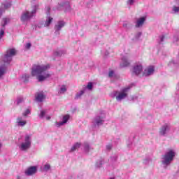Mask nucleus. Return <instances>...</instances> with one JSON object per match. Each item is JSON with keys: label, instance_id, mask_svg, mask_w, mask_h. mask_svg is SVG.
Listing matches in <instances>:
<instances>
[{"label": "nucleus", "instance_id": "nucleus-1", "mask_svg": "<svg viewBox=\"0 0 179 179\" xmlns=\"http://www.w3.org/2000/svg\"><path fill=\"white\" fill-rule=\"evenodd\" d=\"M50 64H34L31 68V76H36L38 82H44L45 79L51 78V74L48 71L50 69Z\"/></svg>", "mask_w": 179, "mask_h": 179}, {"label": "nucleus", "instance_id": "nucleus-2", "mask_svg": "<svg viewBox=\"0 0 179 179\" xmlns=\"http://www.w3.org/2000/svg\"><path fill=\"white\" fill-rule=\"evenodd\" d=\"M176 157V151L174 150H169L162 157V164L164 169H167L174 160Z\"/></svg>", "mask_w": 179, "mask_h": 179}, {"label": "nucleus", "instance_id": "nucleus-3", "mask_svg": "<svg viewBox=\"0 0 179 179\" xmlns=\"http://www.w3.org/2000/svg\"><path fill=\"white\" fill-rule=\"evenodd\" d=\"M38 4H36L31 6V11H25L21 15L22 22H27V20H30L31 17H34L36 16V13H37V10H38Z\"/></svg>", "mask_w": 179, "mask_h": 179}, {"label": "nucleus", "instance_id": "nucleus-4", "mask_svg": "<svg viewBox=\"0 0 179 179\" xmlns=\"http://www.w3.org/2000/svg\"><path fill=\"white\" fill-rule=\"evenodd\" d=\"M129 89H131V87L123 88L120 92H118V91H115L111 94V97H113V99L115 97L117 101H122L124 99H126V97L128 96V92H129Z\"/></svg>", "mask_w": 179, "mask_h": 179}, {"label": "nucleus", "instance_id": "nucleus-5", "mask_svg": "<svg viewBox=\"0 0 179 179\" xmlns=\"http://www.w3.org/2000/svg\"><path fill=\"white\" fill-rule=\"evenodd\" d=\"M18 148L21 152H27L31 148V135H25L24 141L18 145Z\"/></svg>", "mask_w": 179, "mask_h": 179}, {"label": "nucleus", "instance_id": "nucleus-6", "mask_svg": "<svg viewBox=\"0 0 179 179\" xmlns=\"http://www.w3.org/2000/svg\"><path fill=\"white\" fill-rule=\"evenodd\" d=\"M15 55H16V50L15 48H10L7 50L3 58V62L5 64H10L12 61V58H13Z\"/></svg>", "mask_w": 179, "mask_h": 179}, {"label": "nucleus", "instance_id": "nucleus-7", "mask_svg": "<svg viewBox=\"0 0 179 179\" xmlns=\"http://www.w3.org/2000/svg\"><path fill=\"white\" fill-rule=\"evenodd\" d=\"M92 124L94 127H100V125H103V124H104V115H99L96 116L92 121Z\"/></svg>", "mask_w": 179, "mask_h": 179}, {"label": "nucleus", "instance_id": "nucleus-8", "mask_svg": "<svg viewBox=\"0 0 179 179\" xmlns=\"http://www.w3.org/2000/svg\"><path fill=\"white\" fill-rule=\"evenodd\" d=\"M45 10H46V20L44 24V27H48L51 23H52L53 18L52 17L50 16V10H51V8L50 6L45 7Z\"/></svg>", "mask_w": 179, "mask_h": 179}, {"label": "nucleus", "instance_id": "nucleus-9", "mask_svg": "<svg viewBox=\"0 0 179 179\" xmlns=\"http://www.w3.org/2000/svg\"><path fill=\"white\" fill-rule=\"evenodd\" d=\"M10 22V19L8 17L3 18L1 22V28L0 29V40L5 36V26Z\"/></svg>", "mask_w": 179, "mask_h": 179}, {"label": "nucleus", "instance_id": "nucleus-10", "mask_svg": "<svg viewBox=\"0 0 179 179\" xmlns=\"http://www.w3.org/2000/svg\"><path fill=\"white\" fill-rule=\"evenodd\" d=\"M145 22H146V17H141L140 18H137L135 22V27H136L137 29H141V27H143Z\"/></svg>", "mask_w": 179, "mask_h": 179}, {"label": "nucleus", "instance_id": "nucleus-11", "mask_svg": "<svg viewBox=\"0 0 179 179\" xmlns=\"http://www.w3.org/2000/svg\"><path fill=\"white\" fill-rule=\"evenodd\" d=\"M153 73H155V66H150L144 70L143 73V76H145V77L150 76L153 75Z\"/></svg>", "mask_w": 179, "mask_h": 179}, {"label": "nucleus", "instance_id": "nucleus-12", "mask_svg": "<svg viewBox=\"0 0 179 179\" xmlns=\"http://www.w3.org/2000/svg\"><path fill=\"white\" fill-rule=\"evenodd\" d=\"M142 71H143V66L141 63L136 64L133 67V73H134V75H140Z\"/></svg>", "mask_w": 179, "mask_h": 179}, {"label": "nucleus", "instance_id": "nucleus-13", "mask_svg": "<svg viewBox=\"0 0 179 179\" xmlns=\"http://www.w3.org/2000/svg\"><path fill=\"white\" fill-rule=\"evenodd\" d=\"M130 64L129 57L128 56H124L120 62V68H127V66H129Z\"/></svg>", "mask_w": 179, "mask_h": 179}, {"label": "nucleus", "instance_id": "nucleus-14", "mask_svg": "<svg viewBox=\"0 0 179 179\" xmlns=\"http://www.w3.org/2000/svg\"><path fill=\"white\" fill-rule=\"evenodd\" d=\"M169 131H170V125L165 124L161 127L159 130V135L164 136V135H166Z\"/></svg>", "mask_w": 179, "mask_h": 179}, {"label": "nucleus", "instance_id": "nucleus-15", "mask_svg": "<svg viewBox=\"0 0 179 179\" xmlns=\"http://www.w3.org/2000/svg\"><path fill=\"white\" fill-rule=\"evenodd\" d=\"M64 26H65V22H57V24L55 25V34H59V30H61V29H62Z\"/></svg>", "mask_w": 179, "mask_h": 179}, {"label": "nucleus", "instance_id": "nucleus-16", "mask_svg": "<svg viewBox=\"0 0 179 179\" xmlns=\"http://www.w3.org/2000/svg\"><path fill=\"white\" fill-rule=\"evenodd\" d=\"M37 173V166H31L25 171L26 176H33Z\"/></svg>", "mask_w": 179, "mask_h": 179}, {"label": "nucleus", "instance_id": "nucleus-17", "mask_svg": "<svg viewBox=\"0 0 179 179\" xmlns=\"http://www.w3.org/2000/svg\"><path fill=\"white\" fill-rule=\"evenodd\" d=\"M45 99V95H44V92H41L36 94V100L38 101V103H41Z\"/></svg>", "mask_w": 179, "mask_h": 179}, {"label": "nucleus", "instance_id": "nucleus-18", "mask_svg": "<svg viewBox=\"0 0 179 179\" xmlns=\"http://www.w3.org/2000/svg\"><path fill=\"white\" fill-rule=\"evenodd\" d=\"M27 124V122L24 120H23V117H18L17 118V127H24Z\"/></svg>", "mask_w": 179, "mask_h": 179}, {"label": "nucleus", "instance_id": "nucleus-19", "mask_svg": "<svg viewBox=\"0 0 179 179\" xmlns=\"http://www.w3.org/2000/svg\"><path fill=\"white\" fill-rule=\"evenodd\" d=\"M104 159L101 158L98 159L95 163V167L96 169H101L103 167V165L104 164Z\"/></svg>", "mask_w": 179, "mask_h": 179}, {"label": "nucleus", "instance_id": "nucleus-20", "mask_svg": "<svg viewBox=\"0 0 179 179\" xmlns=\"http://www.w3.org/2000/svg\"><path fill=\"white\" fill-rule=\"evenodd\" d=\"M5 73H6V66L1 65L0 66V79H3Z\"/></svg>", "mask_w": 179, "mask_h": 179}, {"label": "nucleus", "instance_id": "nucleus-21", "mask_svg": "<svg viewBox=\"0 0 179 179\" xmlns=\"http://www.w3.org/2000/svg\"><path fill=\"white\" fill-rule=\"evenodd\" d=\"M41 170L42 171H45V173H47V171H50V170H51V165L48 163H46L41 168Z\"/></svg>", "mask_w": 179, "mask_h": 179}, {"label": "nucleus", "instance_id": "nucleus-22", "mask_svg": "<svg viewBox=\"0 0 179 179\" xmlns=\"http://www.w3.org/2000/svg\"><path fill=\"white\" fill-rule=\"evenodd\" d=\"M80 148V143H76L71 148L70 152H75L76 149H79Z\"/></svg>", "mask_w": 179, "mask_h": 179}, {"label": "nucleus", "instance_id": "nucleus-23", "mask_svg": "<svg viewBox=\"0 0 179 179\" xmlns=\"http://www.w3.org/2000/svg\"><path fill=\"white\" fill-rule=\"evenodd\" d=\"M4 9H9L12 6V3L10 0H7L3 3Z\"/></svg>", "mask_w": 179, "mask_h": 179}, {"label": "nucleus", "instance_id": "nucleus-24", "mask_svg": "<svg viewBox=\"0 0 179 179\" xmlns=\"http://www.w3.org/2000/svg\"><path fill=\"white\" fill-rule=\"evenodd\" d=\"M64 54H66V51L60 50L55 52V55H56V57H62Z\"/></svg>", "mask_w": 179, "mask_h": 179}, {"label": "nucleus", "instance_id": "nucleus-25", "mask_svg": "<svg viewBox=\"0 0 179 179\" xmlns=\"http://www.w3.org/2000/svg\"><path fill=\"white\" fill-rule=\"evenodd\" d=\"M69 118H71V116H69V115H65L63 116L62 122L65 124L68 122V121H69Z\"/></svg>", "mask_w": 179, "mask_h": 179}, {"label": "nucleus", "instance_id": "nucleus-26", "mask_svg": "<svg viewBox=\"0 0 179 179\" xmlns=\"http://www.w3.org/2000/svg\"><path fill=\"white\" fill-rule=\"evenodd\" d=\"M84 94H85L84 90L80 91L78 93L76 94L75 99L78 100V99H80V97H82V96H83Z\"/></svg>", "mask_w": 179, "mask_h": 179}, {"label": "nucleus", "instance_id": "nucleus-27", "mask_svg": "<svg viewBox=\"0 0 179 179\" xmlns=\"http://www.w3.org/2000/svg\"><path fill=\"white\" fill-rule=\"evenodd\" d=\"M66 90H67L66 86L62 85V87H60V90L59 91V94H64V93H65L66 92Z\"/></svg>", "mask_w": 179, "mask_h": 179}, {"label": "nucleus", "instance_id": "nucleus-28", "mask_svg": "<svg viewBox=\"0 0 179 179\" xmlns=\"http://www.w3.org/2000/svg\"><path fill=\"white\" fill-rule=\"evenodd\" d=\"M47 114V110H42L39 114V118H44V116Z\"/></svg>", "mask_w": 179, "mask_h": 179}, {"label": "nucleus", "instance_id": "nucleus-29", "mask_svg": "<svg viewBox=\"0 0 179 179\" xmlns=\"http://www.w3.org/2000/svg\"><path fill=\"white\" fill-rule=\"evenodd\" d=\"M91 149H92V148H90V145H89V144L85 143V144L84 145V150H85V152H88L89 150H90Z\"/></svg>", "mask_w": 179, "mask_h": 179}, {"label": "nucleus", "instance_id": "nucleus-30", "mask_svg": "<svg viewBox=\"0 0 179 179\" xmlns=\"http://www.w3.org/2000/svg\"><path fill=\"white\" fill-rule=\"evenodd\" d=\"M135 3V0H127V4L128 6H132Z\"/></svg>", "mask_w": 179, "mask_h": 179}, {"label": "nucleus", "instance_id": "nucleus-31", "mask_svg": "<svg viewBox=\"0 0 179 179\" xmlns=\"http://www.w3.org/2000/svg\"><path fill=\"white\" fill-rule=\"evenodd\" d=\"M31 111L30 109H27L23 113L22 115L24 117H27V115H29V114H30Z\"/></svg>", "mask_w": 179, "mask_h": 179}, {"label": "nucleus", "instance_id": "nucleus-32", "mask_svg": "<svg viewBox=\"0 0 179 179\" xmlns=\"http://www.w3.org/2000/svg\"><path fill=\"white\" fill-rule=\"evenodd\" d=\"M87 89H88V90H92V89H93V83H89L87 85Z\"/></svg>", "mask_w": 179, "mask_h": 179}, {"label": "nucleus", "instance_id": "nucleus-33", "mask_svg": "<svg viewBox=\"0 0 179 179\" xmlns=\"http://www.w3.org/2000/svg\"><path fill=\"white\" fill-rule=\"evenodd\" d=\"M55 125L57 127V128H59V127H62V125L65 124L62 122H56Z\"/></svg>", "mask_w": 179, "mask_h": 179}, {"label": "nucleus", "instance_id": "nucleus-34", "mask_svg": "<svg viewBox=\"0 0 179 179\" xmlns=\"http://www.w3.org/2000/svg\"><path fill=\"white\" fill-rule=\"evenodd\" d=\"M141 36H142V32H138V33L136 34V35H135V39H136V40L139 39V38L141 37Z\"/></svg>", "mask_w": 179, "mask_h": 179}, {"label": "nucleus", "instance_id": "nucleus-35", "mask_svg": "<svg viewBox=\"0 0 179 179\" xmlns=\"http://www.w3.org/2000/svg\"><path fill=\"white\" fill-rule=\"evenodd\" d=\"M173 10L175 13H178L179 12V7L177 6H173Z\"/></svg>", "mask_w": 179, "mask_h": 179}, {"label": "nucleus", "instance_id": "nucleus-36", "mask_svg": "<svg viewBox=\"0 0 179 179\" xmlns=\"http://www.w3.org/2000/svg\"><path fill=\"white\" fill-rule=\"evenodd\" d=\"M23 79H24V80H29V78H30V76H29L28 74H24L22 76Z\"/></svg>", "mask_w": 179, "mask_h": 179}, {"label": "nucleus", "instance_id": "nucleus-37", "mask_svg": "<svg viewBox=\"0 0 179 179\" xmlns=\"http://www.w3.org/2000/svg\"><path fill=\"white\" fill-rule=\"evenodd\" d=\"M163 41H164V36L162 35L161 36H159V44H162Z\"/></svg>", "mask_w": 179, "mask_h": 179}, {"label": "nucleus", "instance_id": "nucleus-38", "mask_svg": "<svg viewBox=\"0 0 179 179\" xmlns=\"http://www.w3.org/2000/svg\"><path fill=\"white\" fill-rule=\"evenodd\" d=\"M114 76V71H110L108 73V77L109 78H113Z\"/></svg>", "mask_w": 179, "mask_h": 179}, {"label": "nucleus", "instance_id": "nucleus-39", "mask_svg": "<svg viewBox=\"0 0 179 179\" xmlns=\"http://www.w3.org/2000/svg\"><path fill=\"white\" fill-rule=\"evenodd\" d=\"M150 162H152V159H150V158H147V159H144V164H148V163Z\"/></svg>", "mask_w": 179, "mask_h": 179}, {"label": "nucleus", "instance_id": "nucleus-40", "mask_svg": "<svg viewBox=\"0 0 179 179\" xmlns=\"http://www.w3.org/2000/svg\"><path fill=\"white\" fill-rule=\"evenodd\" d=\"M111 149H113V145H111V144L106 145V150H111Z\"/></svg>", "mask_w": 179, "mask_h": 179}, {"label": "nucleus", "instance_id": "nucleus-41", "mask_svg": "<svg viewBox=\"0 0 179 179\" xmlns=\"http://www.w3.org/2000/svg\"><path fill=\"white\" fill-rule=\"evenodd\" d=\"M22 101H23V99L22 98H18L17 99V104H20V103H22Z\"/></svg>", "mask_w": 179, "mask_h": 179}, {"label": "nucleus", "instance_id": "nucleus-42", "mask_svg": "<svg viewBox=\"0 0 179 179\" xmlns=\"http://www.w3.org/2000/svg\"><path fill=\"white\" fill-rule=\"evenodd\" d=\"M30 47H31V43H27L25 45V48H27V50H29L30 48Z\"/></svg>", "mask_w": 179, "mask_h": 179}, {"label": "nucleus", "instance_id": "nucleus-43", "mask_svg": "<svg viewBox=\"0 0 179 179\" xmlns=\"http://www.w3.org/2000/svg\"><path fill=\"white\" fill-rule=\"evenodd\" d=\"M3 12H5V10H3V8H0V17L2 16V14L3 13Z\"/></svg>", "mask_w": 179, "mask_h": 179}, {"label": "nucleus", "instance_id": "nucleus-44", "mask_svg": "<svg viewBox=\"0 0 179 179\" xmlns=\"http://www.w3.org/2000/svg\"><path fill=\"white\" fill-rule=\"evenodd\" d=\"M174 64H176V63L173 60V61L170 62L169 65L171 66V65H173V64L174 65Z\"/></svg>", "mask_w": 179, "mask_h": 179}, {"label": "nucleus", "instance_id": "nucleus-45", "mask_svg": "<svg viewBox=\"0 0 179 179\" xmlns=\"http://www.w3.org/2000/svg\"><path fill=\"white\" fill-rule=\"evenodd\" d=\"M66 8H67L66 10H69V9H71V6H69V4L66 5Z\"/></svg>", "mask_w": 179, "mask_h": 179}, {"label": "nucleus", "instance_id": "nucleus-46", "mask_svg": "<svg viewBox=\"0 0 179 179\" xmlns=\"http://www.w3.org/2000/svg\"><path fill=\"white\" fill-rule=\"evenodd\" d=\"M174 41H178V38L174 37Z\"/></svg>", "mask_w": 179, "mask_h": 179}, {"label": "nucleus", "instance_id": "nucleus-47", "mask_svg": "<svg viewBox=\"0 0 179 179\" xmlns=\"http://www.w3.org/2000/svg\"><path fill=\"white\" fill-rule=\"evenodd\" d=\"M46 120H51V117L50 116L46 117Z\"/></svg>", "mask_w": 179, "mask_h": 179}, {"label": "nucleus", "instance_id": "nucleus-48", "mask_svg": "<svg viewBox=\"0 0 179 179\" xmlns=\"http://www.w3.org/2000/svg\"><path fill=\"white\" fill-rule=\"evenodd\" d=\"M16 179H22V178H21L20 176H17L16 177Z\"/></svg>", "mask_w": 179, "mask_h": 179}, {"label": "nucleus", "instance_id": "nucleus-49", "mask_svg": "<svg viewBox=\"0 0 179 179\" xmlns=\"http://www.w3.org/2000/svg\"><path fill=\"white\" fill-rule=\"evenodd\" d=\"M178 90H179V83H178Z\"/></svg>", "mask_w": 179, "mask_h": 179}, {"label": "nucleus", "instance_id": "nucleus-50", "mask_svg": "<svg viewBox=\"0 0 179 179\" xmlns=\"http://www.w3.org/2000/svg\"><path fill=\"white\" fill-rule=\"evenodd\" d=\"M38 27H41V26H38Z\"/></svg>", "mask_w": 179, "mask_h": 179}, {"label": "nucleus", "instance_id": "nucleus-51", "mask_svg": "<svg viewBox=\"0 0 179 179\" xmlns=\"http://www.w3.org/2000/svg\"><path fill=\"white\" fill-rule=\"evenodd\" d=\"M62 6H65V5H62Z\"/></svg>", "mask_w": 179, "mask_h": 179}, {"label": "nucleus", "instance_id": "nucleus-52", "mask_svg": "<svg viewBox=\"0 0 179 179\" xmlns=\"http://www.w3.org/2000/svg\"><path fill=\"white\" fill-rule=\"evenodd\" d=\"M32 1H36V0H32Z\"/></svg>", "mask_w": 179, "mask_h": 179}, {"label": "nucleus", "instance_id": "nucleus-53", "mask_svg": "<svg viewBox=\"0 0 179 179\" xmlns=\"http://www.w3.org/2000/svg\"><path fill=\"white\" fill-rule=\"evenodd\" d=\"M179 98V96H178V99Z\"/></svg>", "mask_w": 179, "mask_h": 179}]
</instances>
